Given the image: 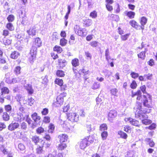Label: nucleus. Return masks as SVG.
Segmentation results:
<instances>
[{
  "mask_svg": "<svg viewBox=\"0 0 157 157\" xmlns=\"http://www.w3.org/2000/svg\"><path fill=\"white\" fill-rule=\"evenodd\" d=\"M143 104L144 106L148 108H151L152 105V101L151 96L149 94H147V95H143Z\"/></svg>",
  "mask_w": 157,
  "mask_h": 157,
  "instance_id": "0eeeda50",
  "label": "nucleus"
},
{
  "mask_svg": "<svg viewBox=\"0 0 157 157\" xmlns=\"http://www.w3.org/2000/svg\"><path fill=\"white\" fill-rule=\"evenodd\" d=\"M21 67L20 66H16L14 70V72L16 75H19L21 73Z\"/></svg>",
  "mask_w": 157,
  "mask_h": 157,
  "instance_id": "79ce46f5",
  "label": "nucleus"
},
{
  "mask_svg": "<svg viewBox=\"0 0 157 157\" xmlns=\"http://www.w3.org/2000/svg\"><path fill=\"white\" fill-rule=\"evenodd\" d=\"M108 129V126L105 123H103L100 124L99 126V130L100 131H105Z\"/></svg>",
  "mask_w": 157,
  "mask_h": 157,
  "instance_id": "58836bf2",
  "label": "nucleus"
},
{
  "mask_svg": "<svg viewBox=\"0 0 157 157\" xmlns=\"http://www.w3.org/2000/svg\"><path fill=\"white\" fill-rule=\"evenodd\" d=\"M130 33H127L123 35H121V38L122 41H125L127 40L128 37Z\"/></svg>",
  "mask_w": 157,
  "mask_h": 157,
  "instance_id": "13d9d810",
  "label": "nucleus"
},
{
  "mask_svg": "<svg viewBox=\"0 0 157 157\" xmlns=\"http://www.w3.org/2000/svg\"><path fill=\"white\" fill-rule=\"evenodd\" d=\"M136 103L137 105L134 108L135 117L140 119L141 118H144L145 117V114L149 113L151 110L146 108L142 110V103L136 101Z\"/></svg>",
  "mask_w": 157,
  "mask_h": 157,
  "instance_id": "f257e3e1",
  "label": "nucleus"
},
{
  "mask_svg": "<svg viewBox=\"0 0 157 157\" xmlns=\"http://www.w3.org/2000/svg\"><path fill=\"white\" fill-rule=\"evenodd\" d=\"M67 63V61L65 59L59 58L56 64V67L57 69H62L66 66Z\"/></svg>",
  "mask_w": 157,
  "mask_h": 157,
  "instance_id": "9b49d317",
  "label": "nucleus"
},
{
  "mask_svg": "<svg viewBox=\"0 0 157 157\" xmlns=\"http://www.w3.org/2000/svg\"><path fill=\"white\" fill-rule=\"evenodd\" d=\"M71 63L72 66V70L74 75V77L77 79H80L82 76L81 73L78 71L77 67L80 64L79 60L77 58H74L72 59Z\"/></svg>",
  "mask_w": 157,
  "mask_h": 157,
  "instance_id": "f03ea898",
  "label": "nucleus"
},
{
  "mask_svg": "<svg viewBox=\"0 0 157 157\" xmlns=\"http://www.w3.org/2000/svg\"><path fill=\"white\" fill-rule=\"evenodd\" d=\"M124 131L128 133H130L132 131V128L128 125H125L124 127Z\"/></svg>",
  "mask_w": 157,
  "mask_h": 157,
  "instance_id": "a18cd8bd",
  "label": "nucleus"
},
{
  "mask_svg": "<svg viewBox=\"0 0 157 157\" xmlns=\"http://www.w3.org/2000/svg\"><path fill=\"white\" fill-rule=\"evenodd\" d=\"M55 84L59 86H61L63 84V79L59 78H56L54 81Z\"/></svg>",
  "mask_w": 157,
  "mask_h": 157,
  "instance_id": "4c0bfd02",
  "label": "nucleus"
},
{
  "mask_svg": "<svg viewBox=\"0 0 157 157\" xmlns=\"http://www.w3.org/2000/svg\"><path fill=\"white\" fill-rule=\"evenodd\" d=\"M99 43L96 41H93L91 42L90 44L93 48L97 47Z\"/></svg>",
  "mask_w": 157,
  "mask_h": 157,
  "instance_id": "3c124183",
  "label": "nucleus"
},
{
  "mask_svg": "<svg viewBox=\"0 0 157 157\" xmlns=\"http://www.w3.org/2000/svg\"><path fill=\"white\" fill-rule=\"evenodd\" d=\"M67 43V40L65 38H62L60 39L59 44L61 46H64L66 45Z\"/></svg>",
  "mask_w": 157,
  "mask_h": 157,
  "instance_id": "ea45409f",
  "label": "nucleus"
},
{
  "mask_svg": "<svg viewBox=\"0 0 157 157\" xmlns=\"http://www.w3.org/2000/svg\"><path fill=\"white\" fill-rule=\"evenodd\" d=\"M31 49L37 50V48L40 47L42 46V42L40 39L39 37L34 38Z\"/></svg>",
  "mask_w": 157,
  "mask_h": 157,
  "instance_id": "f8f14e48",
  "label": "nucleus"
},
{
  "mask_svg": "<svg viewBox=\"0 0 157 157\" xmlns=\"http://www.w3.org/2000/svg\"><path fill=\"white\" fill-rule=\"evenodd\" d=\"M2 117L3 121H8L10 119V116L6 112L3 113Z\"/></svg>",
  "mask_w": 157,
  "mask_h": 157,
  "instance_id": "72a5a7b5",
  "label": "nucleus"
},
{
  "mask_svg": "<svg viewBox=\"0 0 157 157\" xmlns=\"http://www.w3.org/2000/svg\"><path fill=\"white\" fill-rule=\"evenodd\" d=\"M130 76L133 78L135 79L139 76V74L134 72H132L130 73Z\"/></svg>",
  "mask_w": 157,
  "mask_h": 157,
  "instance_id": "bf43d9fd",
  "label": "nucleus"
},
{
  "mask_svg": "<svg viewBox=\"0 0 157 157\" xmlns=\"http://www.w3.org/2000/svg\"><path fill=\"white\" fill-rule=\"evenodd\" d=\"M44 128L41 127H38L36 130V132L37 134H40L44 132Z\"/></svg>",
  "mask_w": 157,
  "mask_h": 157,
  "instance_id": "603ef678",
  "label": "nucleus"
},
{
  "mask_svg": "<svg viewBox=\"0 0 157 157\" xmlns=\"http://www.w3.org/2000/svg\"><path fill=\"white\" fill-rule=\"evenodd\" d=\"M130 25L133 28L137 29L140 26L138 24V23L135 20H132L129 21Z\"/></svg>",
  "mask_w": 157,
  "mask_h": 157,
  "instance_id": "a878e982",
  "label": "nucleus"
},
{
  "mask_svg": "<svg viewBox=\"0 0 157 157\" xmlns=\"http://www.w3.org/2000/svg\"><path fill=\"white\" fill-rule=\"evenodd\" d=\"M7 19L9 22L13 21L15 19V17L12 14H10L7 17Z\"/></svg>",
  "mask_w": 157,
  "mask_h": 157,
  "instance_id": "8fccbe9b",
  "label": "nucleus"
},
{
  "mask_svg": "<svg viewBox=\"0 0 157 157\" xmlns=\"http://www.w3.org/2000/svg\"><path fill=\"white\" fill-rule=\"evenodd\" d=\"M48 132L52 133L54 130L55 126L54 125L52 124H50L48 126Z\"/></svg>",
  "mask_w": 157,
  "mask_h": 157,
  "instance_id": "49530a36",
  "label": "nucleus"
},
{
  "mask_svg": "<svg viewBox=\"0 0 157 157\" xmlns=\"http://www.w3.org/2000/svg\"><path fill=\"white\" fill-rule=\"evenodd\" d=\"M20 56V53L17 51L12 52L10 55V58L14 59H16Z\"/></svg>",
  "mask_w": 157,
  "mask_h": 157,
  "instance_id": "412c9836",
  "label": "nucleus"
},
{
  "mask_svg": "<svg viewBox=\"0 0 157 157\" xmlns=\"http://www.w3.org/2000/svg\"><path fill=\"white\" fill-rule=\"evenodd\" d=\"M145 141L148 143L151 147H154L155 145V143L154 141L150 138H147L145 139Z\"/></svg>",
  "mask_w": 157,
  "mask_h": 157,
  "instance_id": "473e14b6",
  "label": "nucleus"
},
{
  "mask_svg": "<svg viewBox=\"0 0 157 157\" xmlns=\"http://www.w3.org/2000/svg\"><path fill=\"white\" fill-rule=\"evenodd\" d=\"M78 71H80V72L83 74L84 76L83 78L84 79L85 81L88 78V77H87L85 76L89 75L90 74V71L88 69H86L85 67H84L80 69Z\"/></svg>",
  "mask_w": 157,
  "mask_h": 157,
  "instance_id": "6ab92c4d",
  "label": "nucleus"
},
{
  "mask_svg": "<svg viewBox=\"0 0 157 157\" xmlns=\"http://www.w3.org/2000/svg\"><path fill=\"white\" fill-rule=\"evenodd\" d=\"M10 34L9 30L8 29H4L3 30L2 33V35L4 36V37L8 36Z\"/></svg>",
  "mask_w": 157,
  "mask_h": 157,
  "instance_id": "e2e57ef3",
  "label": "nucleus"
},
{
  "mask_svg": "<svg viewBox=\"0 0 157 157\" xmlns=\"http://www.w3.org/2000/svg\"><path fill=\"white\" fill-rule=\"evenodd\" d=\"M31 139L35 145L40 144L41 140H42L40 138L39 136L37 135L33 136L31 138Z\"/></svg>",
  "mask_w": 157,
  "mask_h": 157,
  "instance_id": "aec40b11",
  "label": "nucleus"
},
{
  "mask_svg": "<svg viewBox=\"0 0 157 157\" xmlns=\"http://www.w3.org/2000/svg\"><path fill=\"white\" fill-rule=\"evenodd\" d=\"M94 139L90 135L86 136L82 139L79 143V147L81 149H83L88 146L90 143L94 142Z\"/></svg>",
  "mask_w": 157,
  "mask_h": 157,
  "instance_id": "20e7f679",
  "label": "nucleus"
},
{
  "mask_svg": "<svg viewBox=\"0 0 157 157\" xmlns=\"http://www.w3.org/2000/svg\"><path fill=\"white\" fill-rule=\"evenodd\" d=\"M110 18L113 21H118L119 18L118 15L111 14L109 16Z\"/></svg>",
  "mask_w": 157,
  "mask_h": 157,
  "instance_id": "e433bc0d",
  "label": "nucleus"
},
{
  "mask_svg": "<svg viewBox=\"0 0 157 157\" xmlns=\"http://www.w3.org/2000/svg\"><path fill=\"white\" fill-rule=\"evenodd\" d=\"M105 2L107 10L109 11H112L113 10V7L111 5L114 2L113 0H105Z\"/></svg>",
  "mask_w": 157,
  "mask_h": 157,
  "instance_id": "a211bd4d",
  "label": "nucleus"
},
{
  "mask_svg": "<svg viewBox=\"0 0 157 157\" xmlns=\"http://www.w3.org/2000/svg\"><path fill=\"white\" fill-rule=\"evenodd\" d=\"M75 33L78 36L85 37L87 35V32L85 28H82L78 25H75L73 28Z\"/></svg>",
  "mask_w": 157,
  "mask_h": 157,
  "instance_id": "6e6552de",
  "label": "nucleus"
},
{
  "mask_svg": "<svg viewBox=\"0 0 157 157\" xmlns=\"http://www.w3.org/2000/svg\"><path fill=\"white\" fill-rule=\"evenodd\" d=\"M12 40L9 38H6L3 41V44L5 45L8 46L11 44Z\"/></svg>",
  "mask_w": 157,
  "mask_h": 157,
  "instance_id": "c03bdc74",
  "label": "nucleus"
},
{
  "mask_svg": "<svg viewBox=\"0 0 157 157\" xmlns=\"http://www.w3.org/2000/svg\"><path fill=\"white\" fill-rule=\"evenodd\" d=\"M124 120L126 122L129 121L130 123L132 125L135 126L136 127H139L140 125L138 121L131 117L126 118L124 119Z\"/></svg>",
  "mask_w": 157,
  "mask_h": 157,
  "instance_id": "ddd939ff",
  "label": "nucleus"
},
{
  "mask_svg": "<svg viewBox=\"0 0 157 157\" xmlns=\"http://www.w3.org/2000/svg\"><path fill=\"white\" fill-rule=\"evenodd\" d=\"M50 144L48 143H46L43 140H41L40 144L36 145V153L37 154H42L43 151V147L45 145V147L46 148H49Z\"/></svg>",
  "mask_w": 157,
  "mask_h": 157,
  "instance_id": "423d86ee",
  "label": "nucleus"
},
{
  "mask_svg": "<svg viewBox=\"0 0 157 157\" xmlns=\"http://www.w3.org/2000/svg\"><path fill=\"white\" fill-rule=\"evenodd\" d=\"M100 87V84L97 82H94L93 86H92V88L93 89L95 90L98 89Z\"/></svg>",
  "mask_w": 157,
  "mask_h": 157,
  "instance_id": "0e129e2a",
  "label": "nucleus"
},
{
  "mask_svg": "<svg viewBox=\"0 0 157 157\" xmlns=\"http://www.w3.org/2000/svg\"><path fill=\"white\" fill-rule=\"evenodd\" d=\"M147 18L145 17H142L140 19V23L142 26L144 27L147 23Z\"/></svg>",
  "mask_w": 157,
  "mask_h": 157,
  "instance_id": "c9c22d12",
  "label": "nucleus"
},
{
  "mask_svg": "<svg viewBox=\"0 0 157 157\" xmlns=\"http://www.w3.org/2000/svg\"><path fill=\"white\" fill-rule=\"evenodd\" d=\"M19 126V124L18 123H11L8 126V129L9 130L12 131L18 128Z\"/></svg>",
  "mask_w": 157,
  "mask_h": 157,
  "instance_id": "4be33fe9",
  "label": "nucleus"
},
{
  "mask_svg": "<svg viewBox=\"0 0 157 157\" xmlns=\"http://www.w3.org/2000/svg\"><path fill=\"white\" fill-rule=\"evenodd\" d=\"M6 28L9 31H12L14 30L15 28L13 25L10 22H9L6 24Z\"/></svg>",
  "mask_w": 157,
  "mask_h": 157,
  "instance_id": "7c9ffc66",
  "label": "nucleus"
},
{
  "mask_svg": "<svg viewBox=\"0 0 157 157\" xmlns=\"http://www.w3.org/2000/svg\"><path fill=\"white\" fill-rule=\"evenodd\" d=\"M92 21L91 19H87L83 20V24L84 26L88 27L92 24Z\"/></svg>",
  "mask_w": 157,
  "mask_h": 157,
  "instance_id": "bb28decb",
  "label": "nucleus"
},
{
  "mask_svg": "<svg viewBox=\"0 0 157 157\" xmlns=\"http://www.w3.org/2000/svg\"><path fill=\"white\" fill-rule=\"evenodd\" d=\"M117 112L115 110H111L109 111L108 115V119L109 121H111L117 116Z\"/></svg>",
  "mask_w": 157,
  "mask_h": 157,
  "instance_id": "2eb2a0df",
  "label": "nucleus"
},
{
  "mask_svg": "<svg viewBox=\"0 0 157 157\" xmlns=\"http://www.w3.org/2000/svg\"><path fill=\"white\" fill-rule=\"evenodd\" d=\"M137 86V84L135 80L132 81L130 85V88L132 89H136Z\"/></svg>",
  "mask_w": 157,
  "mask_h": 157,
  "instance_id": "de8ad7c7",
  "label": "nucleus"
},
{
  "mask_svg": "<svg viewBox=\"0 0 157 157\" xmlns=\"http://www.w3.org/2000/svg\"><path fill=\"white\" fill-rule=\"evenodd\" d=\"M25 88L29 94L32 95L33 93L34 90L31 85L30 84H27L25 87Z\"/></svg>",
  "mask_w": 157,
  "mask_h": 157,
  "instance_id": "393cba45",
  "label": "nucleus"
},
{
  "mask_svg": "<svg viewBox=\"0 0 157 157\" xmlns=\"http://www.w3.org/2000/svg\"><path fill=\"white\" fill-rule=\"evenodd\" d=\"M105 56L106 60L108 62L109 61V59L110 57L109 55V52L108 48L105 51Z\"/></svg>",
  "mask_w": 157,
  "mask_h": 157,
  "instance_id": "864d4df0",
  "label": "nucleus"
},
{
  "mask_svg": "<svg viewBox=\"0 0 157 157\" xmlns=\"http://www.w3.org/2000/svg\"><path fill=\"white\" fill-rule=\"evenodd\" d=\"M37 50L31 49L29 54L28 60L32 63H33L36 59Z\"/></svg>",
  "mask_w": 157,
  "mask_h": 157,
  "instance_id": "9d476101",
  "label": "nucleus"
},
{
  "mask_svg": "<svg viewBox=\"0 0 157 157\" xmlns=\"http://www.w3.org/2000/svg\"><path fill=\"white\" fill-rule=\"evenodd\" d=\"M56 74V75L58 77H63L65 75L64 71L61 70H57Z\"/></svg>",
  "mask_w": 157,
  "mask_h": 157,
  "instance_id": "f704fd0d",
  "label": "nucleus"
},
{
  "mask_svg": "<svg viewBox=\"0 0 157 157\" xmlns=\"http://www.w3.org/2000/svg\"><path fill=\"white\" fill-rule=\"evenodd\" d=\"M37 32L36 27L34 26L30 28L29 29L27 30V32L29 36H35Z\"/></svg>",
  "mask_w": 157,
  "mask_h": 157,
  "instance_id": "dca6fc26",
  "label": "nucleus"
},
{
  "mask_svg": "<svg viewBox=\"0 0 157 157\" xmlns=\"http://www.w3.org/2000/svg\"><path fill=\"white\" fill-rule=\"evenodd\" d=\"M147 48H145L144 51H142L137 54V56L139 58H140L142 60H144L145 57V53L147 51Z\"/></svg>",
  "mask_w": 157,
  "mask_h": 157,
  "instance_id": "c756f323",
  "label": "nucleus"
},
{
  "mask_svg": "<svg viewBox=\"0 0 157 157\" xmlns=\"http://www.w3.org/2000/svg\"><path fill=\"white\" fill-rule=\"evenodd\" d=\"M97 13L95 10H94L91 12L90 14V16L93 18H95L97 17Z\"/></svg>",
  "mask_w": 157,
  "mask_h": 157,
  "instance_id": "680f3d73",
  "label": "nucleus"
},
{
  "mask_svg": "<svg viewBox=\"0 0 157 157\" xmlns=\"http://www.w3.org/2000/svg\"><path fill=\"white\" fill-rule=\"evenodd\" d=\"M101 136L102 139L105 140L108 136V132L106 131H104L101 133Z\"/></svg>",
  "mask_w": 157,
  "mask_h": 157,
  "instance_id": "09e8293b",
  "label": "nucleus"
},
{
  "mask_svg": "<svg viewBox=\"0 0 157 157\" xmlns=\"http://www.w3.org/2000/svg\"><path fill=\"white\" fill-rule=\"evenodd\" d=\"M156 128V124L155 123H153L151 124L150 125L147 127V128L149 130H152L155 129Z\"/></svg>",
  "mask_w": 157,
  "mask_h": 157,
  "instance_id": "69168bd1",
  "label": "nucleus"
},
{
  "mask_svg": "<svg viewBox=\"0 0 157 157\" xmlns=\"http://www.w3.org/2000/svg\"><path fill=\"white\" fill-rule=\"evenodd\" d=\"M67 119L72 122H77L79 121V115L75 112H69L66 114Z\"/></svg>",
  "mask_w": 157,
  "mask_h": 157,
  "instance_id": "1a4fd4ad",
  "label": "nucleus"
},
{
  "mask_svg": "<svg viewBox=\"0 0 157 157\" xmlns=\"http://www.w3.org/2000/svg\"><path fill=\"white\" fill-rule=\"evenodd\" d=\"M67 93L63 92L60 94L56 98V101L54 102L52 104L53 107H55L60 106L63 104L64 98L66 97Z\"/></svg>",
  "mask_w": 157,
  "mask_h": 157,
  "instance_id": "39448f33",
  "label": "nucleus"
},
{
  "mask_svg": "<svg viewBox=\"0 0 157 157\" xmlns=\"http://www.w3.org/2000/svg\"><path fill=\"white\" fill-rule=\"evenodd\" d=\"M142 123L145 125H148L151 124L152 121L147 119H144L141 121Z\"/></svg>",
  "mask_w": 157,
  "mask_h": 157,
  "instance_id": "a19ab883",
  "label": "nucleus"
},
{
  "mask_svg": "<svg viewBox=\"0 0 157 157\" xmlns=\"http://www.w3.org/2000/svg\"><path fill=\"white\" fill-rule=\"evenodd\" d=\"M118 91V90L116 88H112L110 90V93L111 95L114 96L117 95V94Z\"/></svg>",
  "mask_w": 157,
  "mask_h": 157,
  "instance_id": "4d7b16f0",
  "label": "nucleus"
},
{
  "mask_svg": "<svg viewBox=\"0 0 157 157\" xmlns=\"http://www.w3.org/2000/svg\"><path fill=\"white\" fill-rule=\"evenodd\" d=\"M67 147V144L64 143H60L57 147V149L58 151H62L66 149Z\"/></svg>",
  "mask_w": 157,
  "mask_h": 157,
  "instance_id": "cd10ccee",
  "label": "nucleus"
},
{
  "mask_svg": "<svg viewBox=\"0 0 157 157\" xmlns=\"http://www.w3.org/2000/svg\"><path fill=\"white\" fill-rule=\"evenodd\" d=\"M51 55L52 59L54 60H56L58 59L59 56L57 54H56L55 52H52L51 53Z\"/></svg>",
  "mask_w": 157,
  "mask_h": 157,
  "instance_id": "052dcab7",
  "label": "nucleus"
},
{
  "mask_svg": "<svg viewBox=\"0 0 157 157\" xmlns=\"http://www.w3.org/2000/svg\"><path fill=\"white\" fill-rule=\"evenodd\" d=\"M43 121L45 123H48L50 122V118L48 116H45L44 117Z\"/></svg>",
  "mask_w": 157,
  "mask_h": 157,
  "instance_id": "338daca9",
  "label": "nucleus"
},
{
  "mask_svg": "<svg viewBox=\"0 0 157 157\" xmlns=\"http://www.w3.org/2000/svg\"><path fill=\"white\" fill-rule=\"evenodd\" d=\"M53 51L58 54H60L63 52V50L62 48L60 46L58 45H56L53 48Z\"/></svg>",
  "mask_w": 157,
  "mask_h": 157,
  "instance_id": "b1692460",
  "label": "nucleus"
},
{
  "mask_svg": "<svg viewBox=\"0 0 157 157\" xmlns=\"http://www.w3.org/2000/svg\"><path fill=\"white\" fill-rule=\"evenodd\" d=\"M60 143H64L67 141L68 139V136L65 134L59 135L58 137Z\"/></svg>",
  "mask_w": 157,
  "mask_h": 157,
  "instance_id": "f3484780",
  "label": "nucleus"
},
{
  "mask_svg": "<svg viewBox=\"0 0 157 157\" xmlns=\"http://www.w3.org/2000/svg\"><path fill=\"white\" fill-rule=\"evenodd\" d=\"M140 90H138L137 91L135 92L133 90L131 91V96L132 98H134L136 96V100L137 101H140L141 100L142 98V92L144 94H145L147 95V94H148L147 93L146 91V87L145 85H143L140 86Z\"/></svg>",
  "mask_w": 157,
  "mask_h": 157,
  "instance_id": "7ed1b4c3",
  "label": "nucleus"
},
{
  "mask_svg": "<svg viewBox=\"0 0 157 157\" xmlns=\"http://www.w3.org/2000/svg\"><path fill=\"white\" fill-rule=\"evenodd\" d=\"M9 91V90L7 87H4L1 89V95H3V94H8Z\"/></svg>",
  "mask_w": 157,
  "mask_h": 157,
  "instance_id": "37998d69",
  "label": "nucleus"
},
{
  "mask_svg": "<svg viewBox=\"0 0 157 157\" xmlns=\"http://www.w3.org/2000/svg\"><path fill=\"white\" fill-rule=\"evenodd\" d=\"M4 109L6 112H10L11 111L12 107L9 104L7 105L4 106Z\"/></svg>",
  "mask_w": 157,
  "mask_h": 157,
  "instance_id": "6e6d98bb",
  "label": "nucleus"
},
{
  "mask_svg": "<svg viewBox=\"0 0 157 157\" xmlns=\"http://www.w3.org/2000/svg\"><path fill=\"white\" fill-rule=\"evenodd\" d=\"M31 117L35 122L39 121L41 118L38 115L37 113L35 112L32 114Z\"/></svg>",
  "mask_w": 157,
  "mask_h": 157,
  "instance_id": "2f4dec72",
  "label": "nucleus"
},
{
  "mask_svg": "<svg viewBox=\"0 0 157 157\" xmlns=\"http://www.w3.org/2000/svg\"><path fill=\"white\" fill-rule=\"evenodd\" d=\"M125 14L126 16L131 19L134 18L136 15L135 13L132 11H126L125 13Z\"/></svg>",
  "mask_w": 157,
  "mask_h": 157,
  "instance_id": "5701e85b",
  "label": "nucleus"
},
{
  "mask_svg": "<svg viewBox=\"0 0 157 157\" xmlns=\"http://www.w3.org/2000/svg\"><path fill=\"white\" fill-rule=\"evenodd\" d=\"M18 148L20 151H23L25 149V146L22 144H19L18 145Z\"/></svg>",
  "mask_w": 157,
  "mask_h": 157,
  "instance_id": "774afa93",
  "label": "nucleus"
},
{
  "mask_svg": "<svg viewBox=\"0 0 157 157\" xmlns=\"http://www.w3.org/2000/svg\"><path fill=\"white\" fill-rule=\"evenodd\" d=\"M21 128L22 130H25L27 128V125L26 123L23 122L20 124Z\"/></svg>",
  "mask_w": 157,
  "mask_h": 157,
  "instance_id": "5fc2aeb1",
  "label": "nucleus"
},
{
  "mask_svg": "<svg viewBox=\"0 0 157 157\" xmlns=\"http://www.w3.org/2000/svg\"><path fill=\"white\" fill-rule=\"evenodd\" d=\"M26 11L25 9H22L19 12V16L21 17L22 18L21 23L23 24L27 23L28 21V20L27 18L26 17L25 18V17H26Z\"/></svg>",
  "mask_w": 157,
  "mask_h": 157,
  "instance_id": "4468645a",
  "label": "nucleus"
},
{
  "mask_svg": "<svg viewBox=\"0 0 157 157\" xmlns=\"http://www.w3.org/2000/svg\"><path fill=\"white\" fill-rule=\"evenodd\" d=\"M117 133L120 136V137L124 139H126L128 137L127 134L125 132L121 130H119L117 132Z\"/></svg>",
  "mask_w": 157,
  "mask_h": 157,
  "instance_id": "c85d7f7f",
  "label": "nucleus"
}]
</instances>
